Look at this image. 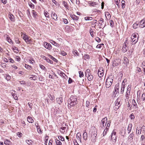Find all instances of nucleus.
Segmentation results:
<instances>
[{
    "label": "nucleus",
    "instance_id": "7",
    "mask_svg": "<svg viewBox=\"0 0 145 145\" xmlns=\"http://www.w3.org/2000/svg\"><path fill=\"white\" fill-rule=\"evenodd\" d=\"M116 135V132H114V131L112 132L111 138L112 141L114 142H116L117 139V137Z\"/></svg>",
    "mask_w": 145,
    "mask_h": 145
},
{
    "label": "nucleus",
    "instance_id": "3",
    "mask_svg": "<svg viewBox=\"0 0 145 145\" xmlns=\"http://www.w3.org/2000/svg\"><path fill=\"white\" fill-rule=\"evenodd\" d=\"M113 82V78L112 76H110L107 78L106 82V87L109 88L112 85Z\"/></svg>",
    "mask_w": 145,
    "mask_h": 145
},
{
    "label": "nucleus",
    "instance_id": "57",
    "mask_svg": "<svg viewBox=\"0 0 145 145\" xmlns=\"http://www.w3.org/2000/svg\"><path fill=\"white\" fill-rule=\"evenodd\" d=\"M138 25V24L135 23L133 25V27L134 29H136L137 26Z\"/></svg>",
    "mask_w": 145,
    "mask_h": 145
},
{
    "label": "nucleus",
    "instance_id": "45",
    "mask_svg": "<svg viewBox=\"0 0 145 145\" xmlns=\"http://www.w3.org/2000/svg\"><path fill=\"white\" fill-rule=\"evenodd\" d=\"M25 142L29 145H31V142H32V140H26Z\"/></svg>",
    "mask_w": 145,
    "mask_h": 145
},
{
    "label": "nucleus",
    "instance_id": "42",
    "mask_svg": "<svg viewBox=\"0 0 145 145\" xmlns=\"http://www.w3.org/2000/svg\"><path fill=\"white\" fill-rule=\"evenodd\" d=\"M108 128H107V127H106V128L105 129L103 133V135L104 136L106 135V134L107 132L108 131Z\"/></svg>",
    "mask_w": 145,
    "mask_h": 145
},
{
    "label": "nucleus",
    "instance_id": "1",
    "mask_svg": "<svg viewBox=\"0 0 145 145\" xmlns=\"http://www.w3.org/2000/svg\"><path fill=\"white\" fill-rule=\"evenodd\" d=\"M138 38L139 36L138 34L136 33L133 34L130 39L131 44L132 45L135 44L138 42ZM129 42L130 40H129Z\"/></svg>",
    "mask_w": 145,
    "mask_h": 145
},
{
    "label": "nucleus",
    "instance_id": "31",
    "mask_svg": "<svg viewBox=\"0 0 145 145\" xmlns=\"http://www.w3.org/2000/svg\"><path fill=\"white\" fill-rule=\"evenodd\" d=\"M40 68L42 70L46 71V68L43 65L40 64L39 65Z\"/></svg>",
    "mask_w": 145,
    "mask_h": 145
},
{
    "label": "nucleus",
    "instance_id": "5",
    "mask_svg": "<svg viewBox=\"0 0 145 145\" xmlns=\"http://www.w3.org/2000/svg\"><path fill=\"white\" fill-rule=\"evenodd\" d=\"M130 42H129V41H128V39L126 40V41L125 42L122 48V51L124 53L127 52L128 48V47H127V44H128Z\"/></svg>",
    "mask_w": 145,
    "mask_h": 145
},
{
    "label": "nucleus",
    "instance_id": "63",
    "mask_svg": "<svg viewBox=\"0 0 145 145\" xmlns=\"http://www.w3.org/2000/svg\"><path fill=\"white\" fill-rule=\"evenodd\" d=\"M130 118L131 119H134L135 118L134 115L132 114L130 116Z\"/></svg>",
    "mask_w": 145,
    "mask_h": 145
},
{
    "label": "nucleus",
    "instance_id": "61",
    "mask_svg": "<svg viewBox=\"0 0 145 145\" xmlns=\"http://www.w3.org/2000/svg\"><path fill=\"white\" fill-rule=\"evenodd\" d=\"M52 43L54 45H55L56 46H58V44L57 42H56L55 41H53L52 42Z\"/></svg>",
    "mask_w": 145,
    "mask_h": 145
},
{
    "label": "nucleus",
    "instance_id": "15",
    "mask_svg": "<svg viewBox=\"0 0 145 145\" xmlns=\"http://www.w3.org/2000/svg\"><path fill=\"white\" fill-rule=\"evenodd\" d=\"M134 136L133 133H131L128 137V140H129L130 142H131L133 141V137Z\"/></svg>",
    "mask_w": 145,
    "mask_h": 145
},
{
    "label": "nucleus",
    "instance_id": "50",
    "mask_svg": "<svg viewBox=\"0 0 145 145\" xmlns=\"http://www.w3.org/2000/svg\"><path fill=\"white\" fill-rule=\"evenodd\" d=\"M44 15L45 16L46 18H49V15H48V13L47 11H46L44 12Z\"/></svg>",
    "mask_w": 145,
    "mask_h": 145
},
{
    "label": "nucleus",
    "instance_id": "20",
    "mask_svg": "<svg viewBox=\"0 0 145 145\" xmlns=\"http://www.w3.org/2000/svg\"><path fill=\"white\" fill-rule=\"evenodd\" d=\"M132 105H133V106L135 107L134 108L135 109L138 108L137 104L135 100L133 99L132 100Z\"/></svg>",
    "mask_w": 145,
    "mask_h": 145
},
{
    "label": "nucleus",
    "instance_id": "49",
    "mask_svg": "<svg viewBox=\"0 0 145 145\" xmlns=\"http://www.w3.org/2000/svg\"><path fill=\"white\" fill-rule=\"evenodd\" d=\"M25 67L27 69H30L31 68V67L27 64H25Z\"/></svg>",
    "mask_w": 145,
    "mask_h": 145
},
{
    "label": "nucleus",
    "instance_id": "16",
    "mask_svg": "<svg viewBox=\"0 0 145 145\" xmlns=\"http://www.w3.org/2000/svg\"><path fill=\"white\" fill-rule=\"evenodd\" d=\"M86 76L87 77L89 81L92 80L93 78V76L91 74H89Z\"/></svg>",
    "mask_w": 145,
    "mask_h": 145
},
{
    "label": "nucleus",
    "instance_id": "23",
    "mask_svg": "<svg viewBox=\"0 0 145 145\" xmlns=\"http://www.w3.org/2000/svg\"><path fill=\"white\" fill-rule=\"evenodd\" d=\"M56 100L57 103L59 104H60L63 101V99L62 98H57Z\"/></svg>",
    "mask_w": 145,
    "mask_h": 145
},
{
    "label": "nucleus",
    "instance_id": "28",
    "mask_svg": "<svg viewBox=\"0 0 145 145\" xmlns=\"http://www.w3.org/2000/svg\"><path fill=\"white\" fill-rule=\"evenodd\" d=\"M32 12L33 14V17L36 18L37 16V12L34 10H32Z\"/></svg>",
    "mask_w": 145,
    "mask_h": 145
},
{
    "label": "nucleus",
    "instance_id": "25",
    "mask_svg": "<svg viewBox=\"0 0 145 145\" xmlns=\"http://www.w3.org/2000/svg\"><path fill=\"white\" fill-rule=\"evenodd\" d=\"M27 120L29 123H33L34 122L33 120L30 116H28L27 118Z\"/></svg>",
    "mask_w": 145,
    "mask_h": 145
},
{
    "label": "nucleus",
    "instance_id": "18",
    "mask_svg": "<svg viewBox=\"0 0 145 145\" xmlns=\"http://www.w3.org/2000/svg\"><path fill=\"white\" fill-rule=\"evenodd\" d=\"M4 143L6 145H12V142L8 139L5 140Z\"/></svg>",
    "mask_w": 145,
    "mask_h": 145
},
{
    "label": "nucleus",
    "instance_id": "27",
    "mask_svg": "<svg viewBox=\"0 0 145 145\" xmlns=\"http://www.w3.org/2000/svg\"><path fill=\"white\" fill-rule=\"evenodd\" d=\"M90 70L89 69H87L86 70V71L85 72V75L86 76H87V75H88L89 74H91L90 73Z\"/></svg>",
    "mask_w": 145,
    "mask_h": 145
},
{
    "label": "nucleus",
    "instance_id": "48",
    "mask_svg": "<svg viewBox=\"0 0 145 145\" xmlns=\"http://www.w3.org/2000/svg\"><path fill=\"white\" fill-rule=\"evenodd\" d=\"M1 65L3 68H5L6 67V64L5 63H2L1 64Z\"/></svg>",
    "mask_w": 145,
    "mask_h": 145
},
{
    "label": "nucleus",
    "instance_id": "62",
    "mask_svg": "<svg viewBox=\"0 0 145 145\" xmlns=\"http://www.w3.org/2000/svg\"><path fill=\"white\" fill-rule=\"evenodd\" d=\"M95 40H96V41H97V42H100L101 41V40L100 39L99 37H97L95 38Z\"/></svg>",
    "mask_w": 145,
    "mask_h": 145
},
{
    "label": "nucleus",
    "instance_id": "2",
    "mask_svg": "<svg viewBox=\"0 0 145 145\" xmlns=\"http://www.w3.org/2000/svg\"><path fill=\"white\" fill-rule=\"evenodd\" d=\"M77 103V99L75 96H71L69 101H68V104H69L71 106H73Z\"/></svg>",
    "mask_w": 145,
    "mask_h": 145
},
{
    "label": "nucleus",
    "instance_id": "53",
    "mask_svg": "<svg viewBox=\"0 0 145 145\" xmlns=\"http://www.w3.org/2000/svg\"><path fill=\"white\" fill-rule=\"evenodd\" d=\"M63 22H64V23L65 24H67L68 23V20H67L66 19L63 18Z\"/></svg>",
    "mask_w": 145,
    "mask_h": 145
},
{
    "label": "nucleus",
    "instance_id": "17",
    "mask_svg": "<svg viewBox=\"0 0 145 145\" xmlns=\"http://www.w3.org/2000/svg\"><path fill=\"white\" fill-rule=\"evenodd\" d=\"M88 137V135L87 133L86 132V131L85 130L83 134V138L85 140H86L87 139Z\"/></svg>",
    "mask_w": 145,
    "mask_h": 145
},
{
    "label": "nucleus",
    "instance_id": "36",
    "mask_svg": "<svg viewBox=\"0 0 145 145\" xmlns=\"http://www.w3.org/2000/svg\"><path fill=\"white\" fill-rule=\"evenodd\" d=\"M30 78L31 79H32L33 80H36L37 78V77L35 75H33V77H30Z\"/></svg>",
    "mask_w": 145,
    "mask_h": 145
},
{
    "label": "nucleus",
    "instance_id": "26",
    "mask_svg": "<svg viewBox=\"0 0 145 145\" xmlns=\"http://www.w3.org/2000/svg\"><path fill=\"white\" fill-rule=\"evenodd\" d=\"M70 17L73 20H77L78 19V17L73 15H71Z\"/></svg>",
    "mask_w": 145,
    "mask_h": 145
},
{
    "label": "nucleus",
    "instance_id": "33",
    "mask_svg": "<svg viewBox=\"0 0 145 145\" xmlns=\"http://www.w3.org/2000/svg\"><path fill=\"white\" fill-rule=\"evenodd\" d=\"M76 137L77 139L79 140L81 139V135L80 133H78L77 134Z\"/></svg>",
    "mask_w": 145,
    "mask_h": 145
},
{
    "label": "nucleus",
    "instance_id": "44",
    "mask_svg": "<svg viewBox=\"0 0 145 145\" xmlns=\"http://www.w3.org/2000/svg\"><path fill=\"white\" fill-rule=\"evenodd\" d=\"M13 50H16V51H14V52L16 53H18L19 52V50H18V48L17 47L15 46L13 48Z\"/></svg>",
    "mask_w": 145,
    "mask_h": 145
},
{
    "label": "nucleus",
    "instance_id": "58",
    "mask_svg": "<svg viewBox=\"0 0 145 145\" xmlns=\"http://www.w3.org/2000/svg\"><path fill=\"white\" fill-rule=\"evenodd\" d=\"M8 59L10 60V62L12 63H14V60L11 58L9 57Z\"/></svg>",
    "mask_w": 145,
    "mask_h": 145
},
{
    "label": "nucleus",
    "instance_id": "6",
    "mask_svg": "<svg viewBox=\"0 0 145 145\" xmlns=\"http://www.w3.org/2000/svg\"><path fill=\"white\" fill-rule=\"evenodd\" d=\"M23 38L25 41L28 44L30 43V42L31 41L30 37L26 35H24L23 36Z\"/></svg>",
    "mask_w": 145,
    "mask_h": 145
},
{
    "label": "nucleus",
    "instance_id": "37",
    "mask_svg": "<svg viewBox=\"0 0 145 145\" xmlns=\"http://www.w3.org/2000/svg\"><path fill=\"white\" fill-rule=\"evenodd\" d=\"M79 77L80 78L83 77L84 74L83 72L82 71H79Z\"/></svg>",
    "mask_w": 145,
    "mask_h": 145
},
{
    "label": "nucleus",
    "instance_id": "64",
    "mask_svg": "<svg viewBox=\"0 0 145 145\" xmlns=\"http://www.w3.org/2000/svg\"><path fill=\"white\" fill-rule=\"evenodd\" d=\"M142 98L143 101L145 100V94L143 93L142 94Z\"/></svg>",
    "mask_w": 145,
    "mask_h": 145
},
{
    "label": "nucleus",
    "instance_id": "51",
    "mask_svg": "<svg viewBox=\"0 0 145 145\" xmlns=\"http://www.w3.org/2000/svg\"><path fill=\"white\" fill-rule=\"evenodd\" d=\"M58 138L59 140L62 141H64L65 140L64 138L62 136H59Z\"/></svg>",
    "mask_w": 145,
    "mask_h": 145
},
{
    "label": "nucleus",
    "instance_id": "10",
    "mask_svg": "<svg viewBox=\"0 0 145 145\" xmlns=\"http://www.w3.org/2000/svg\"><path fill=\"white\" fill-rule=\"evenodd\" d=\"M139 27L141 28H143L145 27V18L141 20L139 23Z\"/></svg>",
    "mask_w": 145,
    "mask_h": 145
},
{
    "label": "nucleus",
    "instance_id": "24",
    "mask_svg": "<svg viewBox=\"0 0 145 145\" xmlns=\"http://www.w3.org/2000/svg\"><path fill=\"white\" fill-rule=\"evenodd\" d=\"M132 127V124L131 123L129 124L127 129V130L128 131V133H129L131 131V128Z\"/></svg>",
    "mask_w": 145,
    "mask_h": 145
},
{
    "label": "nucleus",
    "instance_id": "38",
    "mask_svg": "<svg viewBox=\"0 0 145 145\" xmlns=\"http://www.w3.org/2000/svg\"><path fill=\"white\" fill-rule=\"evenodd\" d=\"M63 5H64L65 7L66 8H68L69 7L67 5V3L65 2V1H63Z\"/></svg>",
    "mask_w": 145,
    "mask_h": 145
},
{
    "label": "nucleus",
    "instance_id": "40",
    "mask_svg": "<svg viewBox=\"0 0 145 145\" xmlns=\"http://www.w3.org/2000/svg\"><path fill=\"white\" fill-rule=\"evenodd\" d=\"M90 5L93 7H95L97 5V3H96V2H93L90 3H89Z\"/></svg>",
    "mask_w": 145,
    "mask_h": 145
},
{
    "label": "nucleus",
    "instance_id": "60",
    "mask_svg": "<svg viewBox=\"0 0 145 145\" xmlns=\"http://www.w3.org/2000/svg\"><path fill=\"white\" fill-rule=\"evenodd\" d=\"M16 60L18 61H19L21 60V58L19 56H17L16 58Z\"/></svg>",
    "mask_w": 145,
    "mask_h": 145
},
{
    "label": "nucleus",
    "instance_id": "39",
    "mask_svg": "<svg viewBox=\"0 0 145 145\" xmlns=\"http://www.w3.org/2000/svg\"><path fill=\"white\" fill-rule=\"evenodd\" d=\"M12 96H13V98L15 100H17L18 99V97H17V96L16 94L14 93H12Z\"/></svg>",
    "mask_w": 145,
    "mask_h": 145
},
{
    "label": "nucleus",
    "instance_id": "56",
    "mask_svg": "<svg viewBox=\"0 0 145 145\" xmlns=\"http://www.w3.org/2000/svg\"><path fill=\"white\" fill-rule=\"evenodd\" d=\"M21 84L24 85L26 84V82L24 81H19Z\"/></svg>",
    "mask_w": 145,
    "mask_h": 145
},
{
    "label": "nucleus",
    "instance_id": "52",
    "mask_svg": "<svg viewBox=\"0 0 145 145\" xmlns=\"http://www.w3.org/2000/svg\"><path fill=\"white\" fill-rule=\"evenodd\" d=\"M6 79L7 80H9L10 79L11 76H10L8 74H7L6 75Z\"/></svg>",
    "mask_w": 145,
    "mask_h": 145
},
{
    "label": "nucleus",
    "instance_id": "46",
    "mask_svg": "<svg viewBox=\"0 0 145 145\" xmlns=\"http://www.w3.org/2000/svg\"><path fill=\"white\" fill-rule=\"evenodd\" d=\"M29 5L30 7L32 8H34L35 7V5L33 4L32 3H29Z\"/></svg>",
    "mask_w": 145,
    "mask_h": 145
},
{
    "label": "nucleus",
    "instance_id": "59",
    "mask_svg": "<svg viewBox=\"0 0 145 145\" xmlns=\"http://www.w3.org/2000/svg\"><path fill=\"white\" fill-rule=\"evenodd\" d=\"M90 105V102L89 101H87L86 103V106L87 107H88Z\"/></svg>",
    "mask_w": 145,
    "mask_h": 145
},
{
    "label": "nucleus",
    "instance_id": "13",
    "mask_svg": "<svg viewBox=\"0 0 145 145\" xmlns=\"http://www.w3.org/2000/svg\"><path fill=\"white\" fill-rule=\"evenodd\" d=\"M8 17L10 20L12 22H14V17L13 15L11 13H9L8 14Z\"/></svg>",
    "mask_w": 145,
    "mask_h": 145
},
{
    "label": "nucleus",
    "instance_id": "54",
    "mask_svg": "<svg viewBox=\"0 0 145 145\" xmlns=\"http://www.w3.org/2000/svg\"><path fill=\"white\" fill-rule=\"evenodd\" d=\"M50 56L51 57L50 58L51 59H52L54 61H56V62H57V59H56V58H54L53 56L50 55Z\"/></svg>",
    "mask_w": 145,
    "mask_h": 145
},
{
    "label": "nucleus",
    "instance_id": "8",
    "mask_svg": "<svg viewBox=\"0 0 145 145\" xmlns=\"http://www.w3.org/2000/svg\"><path fill=\"white\" fill-rule=\"evenodd\" d=\"M4 36L8 42L10 44H13V42L12 40L11 39H10V37L8 35L5 34L4 35Z\"/></svg>",
    "mask_w": 145,
    "mask_h": 145
},
{
    "label": "nucleus",
    "instance_id": "41",
    "mask_svg": "<svg viewBox=\"0 0 145 145\" xmlns=\"http://www.w3.org/2000/svg\"><path fill=\"white\" fill-rule=\"evenodd\" d=\"M99 23L101 25H102V23L104 22V20L102 18H101L100 20L98 21Z\"/></svg>",
    "mask_w": 145,
    "mask_h": 145
},
{
    "label": "nucleus",
    "instance_id": "4",
    "mask_svg": "<svg viewBox=\"0 0 145 145\" xmlns=\"http://www.w3.org/2000/svg\"><path fill=\"white\" fill-rule=\"evenodd\" d=\"M119 84H117L115 85L114 87V89L113 92V96L114 97L117 96L118 95L119 93Z\"/></svg>",
    "mask_w": 145,
    "mask_h": 145
},
{
    "label": "nucleus",
    "instance_id": "55",
    "mask_svg": "<svg viewBox=\"0 0 145 145\" xmlns=\"http://www.w3.org/2000/svg\"><path fill=\"white\" fill-rule=\"evenodd\" d=\"M49 97H50V99L51 100H53L54 99V96H52L51 94H50L48 95Z\"/></svg>",
    "mask_w": 145,
    "mask_h": 145
},
{
    "label": "nucleus",
    "instance_id": "19",
    "mask_svg": "<svg viewBox=\"0 0 145 145\" xmlns=\"http://www.w3.org/2000/svg\"><path fill=\"white\" fill-rule=\"evenodd\" d=\"M98 74L100 77H101L103 75L104 71H102V72H101V71H100V69H99Z\"/></svg>",
    "mask_w": 145,
    "mask_h": 145
},
{
    "label": "nucleus",
    "instance_id": "21",
    "mask_svg": "<svg viewBox=\"0 0 145 145\" xmlns=\"http://www.w3.org/2000/svg\"><path fill=\"white\" fill-rule=\"evenodd\" d=\"M53 16V18L54 20H57V14L55 13H53V12L52 13V17Z\"/></svg>",
    "mask_w": 145,
    "mask_h": 145
},
{
    "label": "nucleus",
    "instance_id": "9",
    "mask_svg": "<svg viewBox=\"0 0 145 145\" xmlns=\"http://www.w3.org/2000/svg\"><path fill=\"white\" fill-rule=\"evenodd\" d=\"M107 121V118L106 117L103 118L102 120L101 124V126L102 127H104L105 125V126L106 124Z\"/></svg>",
    "mask_w": 145,
    "mask_h": 145
},
{
    "label": "nucleus",
    "instance_id": "14",
    "mask_svg": "<svg viewBox=\"0 0 145 145\" xmlns=\"http://www.w3.org/2000/svg\"><path fill=\"white\" fill-rule=\"evenodd\" d=\"M123 63L126 66L128 64L129 60L126 57H124L123 58Z\"/></svg>",
    "mask_w": 145,
    "mask_h": 145
},
{
    "label": "nucleus",
    "instance_id": "11",
    "mask_svg": "<svg viewBox=\"0 0 145 145\" xmlns=\"http://www.w3.org/2000/svg\"><path fill=\"white\" fill-rule=\"evenodd\" d=\"M44 46L45 48L49 50H51L52 48L51 44L50 43H47L46 42L44 43Z\"/></svg>",
    "mask_w": 145,
    "mask_h": 145
},
{
    "label": "nucleus",
    "instance_id": "22",
    "mask_svg": "<svg viewBox=\"0 0 145 145\" xmlns=\"http://www.w3.org/2000/svg\"><path fill=\"white\" fill-rule=\"evenodd\" d=\"M43 58L44 59H45L48 62L51 64L53 63V62L52 61L49 59L48 58H46V57L44 56Z\"/></svg>",
    "mask_w": 145,
    "mask_h": 145
},
{
    "label": "nucleus",
    "instance_id": "43",
    "mask_svg": "<svg viewBox=\"0 0 145 145\" xmlns=\"http://www.w3.org/2000/svg\"><path fill=\"white\" fill-rule=\"evenodd\" d=\"M84 59L85 60L89 59V56L88 54H85L84 56Z\"/></svg>",
    "mask_w": 145,
    "mask_h": 145
},
{
    "label": "nucleus",
    "instance_id": "30",
    "mask_svg": "<svg viewBox=\"0 0 145 145\" xmlns=\"http://www.w3.org/2000/svg\"><path fill=\"white\" fill-rule=\"evenodd\" d=\"M85 20H91L93 19V18L91 17L87 16L85 17Z\"/></svg>",
    "mask_w": 145,
    "mask_h": 145
},
{
    "label": "nucleus",
    "instance_id": "32",
    "mask_svg": "<svg viewBox=\"0 0 145 145\" xmlns=\"http://www.w3.org/2000/svg\"><path fill=\"white\" fill-rule=\"evenodd\" d=\"M73 54L76 56H78L79 55V54L78 52L76 50H74V51L73 52Z\"/></svg>",
    "mask_w": 145,
    "mask_h": 145
},
{
    "label": "nucleus",
    "instance_id": "35",
    "mask_svg": "<svg viewBox=\"0 0 145 145\" xmlns=\"http://www.w3.org/2000/svg\"><path fill=\"white\" fill-rule=\"evenodd\" d=\"M130 94V92H129L128 93V92L127 91L126 95H125V97H126V99L125 100H126V99H127V100L129 99V96Z\"/></svg>",
    "mask_w": 145,
    "mask_h": 145
},
{
    "label": "nucleus",
    "instance_id": "34",
    "mask_svg": "<svg viewBox=\"0 0 145 145\" xmlns=\"http://www.w3.org/2000/svg\"><path fill=\"white\" fill-rule=\"evenodd\" d=\"M121 7L122 8L125 7V1L124 0H122L121 2Z\"/></svg>",
    "mask_w": 145,
    "mask_h": 145
},
{
    "label": "nucleus",
    "instance_id": "47",
    "mask_svg": "<svg viewBox=\"0 0 145 145\" xmlns=\"http://www.w3.org/2000/svg\"><path fill=\"white\" fill-rule=\"evenodd\" d=\"M131 86L130 85H129L128 86V87H127V91L128 92V93H129V92H130V90L131 89Z\"/></svg>",
    "mask_w": 145,
    "mask_h": 145
},
{
    "label": "nucleus",
    "instance_id": "29",
    "mask_svg": "<svg viewBox=\"0 0 145 145\" xmlns=\"http://www.w3.org/2000/svg\"><path fill=\"white\" fill-rule=\"evenodd\" d=\"M55 141L57 145H61L62 143L59 140L56 139L55 140Z\"/></svg>",
    "mask_w": 145,
    "mask_h": 145
},
{
    "label": "nucleus",
    "instance_id": "12",
    "mask_svg": "<svg viewBox=\"0 0 145 145\" xmlns=\"http://www.w3.org/2000/svg\"><path fill=\"white\" fill-rule=\"evenodd\" d=\"M115 106H116V108L118 109L119 107V106L120 105V102L119 101V99H117L116 101L115 102Z\"/></svg>",
    "mask_w": 145,
    "mask_h": 145
}]
</instances>
